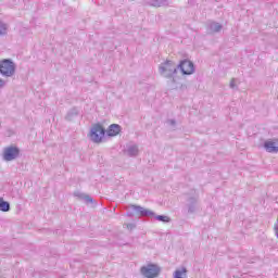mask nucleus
<instances>
[{
  "label": "nucleus",
  "mask_w": 278,
  "mask_h": 278,
  "mask_svg": "<svg viewBox=\"0 0 278 278\" xmlns=\"http://www.w3.org/2000/svg\"><path fill=\"white\" fill-rule=\"evenodd\" d=\"M159 73L162 77L166 79H172L173 84H177V65L173 61H165L159 66Z\"/></svg>",
  "instance_id": "nucleus-1"
},
{
  "label": "nucleus",
  "mask_w": 278,
  "mask_h": 278,
  "mask_svg": "<svg viewBox=\"0 0 278 278\" xmlns=\"http://www.w3.org/2000/svg\"><path fill=\"white\" fill-rule=\"evenodd\" d=\"M0 75L2 77H14L16 75V63L12 59L0 60Z\"/></svg>",
  "instance_id": "nucleus-2"
},
{
  "label": "nucleus",
  "mask_w": 278,
  "mask_h": 278,
  "mask_svg": "<svg viewBox=\"0 0 278 278\" xmlns=\"http://www.w3.org/2000/svg\"><path fill=\"white\" fill-rule=\"evenodd\" d=\"M89 138L91 142L96 144H100L103 142V138H105V128L101 124H93L89 131Z\"/></svg>",
  "instance_id": "nucleus-3"
},
{
  "label": "nucleus",
  "mask_w": 278,
  "mask_h": 278,
  "mask_svg": "<svg viewBox=\"0 0 278 278\" xmlns=\"http://www.w3.org/2000/svg\"><path fill=\"white\" fill-rule=\"evenodd\" d=\"M131 210H134V212H137V214H140V216H154L155 220H159L160 223H168L170 220V217L166 215H155L153 211L144 208L142 206L131 205Z\"/></svg>",
  "instance_id": "nucleus-4"
},
{
  "label": "nucleus",
  "mask_w": 278,
  "mask_h": 278,
  "mask_svg": "<svg viewBox=\"0 0 278 278\" xmlns=\"http://www.w3.org/2000/svg\"><path fill=\"white\" fill-rule=\"evenodd\" d=\"M140 273L144 278H159L162 268L157 264H148L140 268Z\"/></svg>",
  "instance_id": "nucleus-5"
},
{
  "label": "nucleus",
  "mask_w": 278,
  "mask_h": 278,
  "mask_svg": "<svg viewBox=\"0 0 278 278\" xmlns=\"http://www.w3.org/2000/svg\"><path fill=\"white\" fill-rule=\"evenodd\" d=\"M177 68L181 71L182 75H193L194 63L190 60H184L177 65Z\"/></svg>",
  "instance_id": "nucleus-6"
},
{
  "label": "nucleus",
  "mask_w": 278,
  "mask_h": 278,
  "mask_svg": "<svg viewBox=\"0 0 278 278\" xmlns=\"http://www.w3.org/2000/svg\"><path fill=\"white\" fill-rule=\"evenodd\" d=\"M18 153H20L18 148L9 147L4 149L3 160H5V162H12V160H16V157H18Z\"/></svg>",
  "instance_id": "nucleus-7"
},
{
  "label": "nucleus",
  "mask_w": 278,
  "mask_h": 278,
  "mask_svg": "<svg viewBox=\"0 0 278 278\" xmlns=\"http://www.w3.org/2000/svg\"><path fill=\"white\" fill-rule=\"evenodd\" d=\"M187 208L188 214H197L199 212V197L189 198Z\"/></svg>",
  "instance_id": "nucleus-8"
},
{
  "label": "nucleus",
  "mask_w": 278,
  "mask_h": 278,
  "mask_svg": "<svg viewBox=\"0 0 278 278\" xmlns=\"http://www.w3.org/2000/svg\"><path fill=\"white\" fill-rule=\"evenodd\" d=\"M264 149L267 153H278V139H268L264 142Z\"/></svg>",
  "instance_id": "nucleus-9"
},
{
  "label": "nucleus",
  "mask_w": 278,
  "mask_h": 278,
  "mask_svg": "<svg viewBox=\"0 0 278 278\" xmlns=\"http://www.w3.org/2000/svg\"><path fill=\"white\" fill-rule=\"evenodd\" d=\"M125 153L129 157L138 156V153H140V150L138 149V144H135V143L127 144L125 149Z\"/></svg>",
  "instance_id": "nucleus-10"
},
{
  "label": "nucleus",
  "mask_w": 278,
  "mask_h": 278,
  "mask_svg": "<svg viewBox=\"0 0 278 278\" xmlns=\"http://www.w3.org/2000/svg\"><path fill=\"white\" fill-rule=\"evenodd\" d=\"M173 278H188V268L186 266L176 268L173 273Z\"/></svg>",
  "instance_id": "nucleus-11"
},
{
  "label": "nucleus",
  "mask_w": 278,
  "mask_h": 278,
  "mask_svg": "<svg viewBox=\"0 0 278 278\" xmlns=\"http://www.w3.org/2000/svg\"><path fill=\"white\" fill-rule=\"evenodd\" d=\"M223 29V25L218 22H211L207 25V31L208 34H218Z\"/></svg>",
  "instance_id": "nucleus-12"
},
{
  "label": "nucleus",
  "mask_w": 278,
  "mask_h": 278,
  "mask_svg": "<svg viewBox=\"0 0 278 278\" xmlns=\"http://www.w3.org/2000/svg\"><path fill=\"white\" fill-rule=\"evenodd\" d=\"M118 134H121V125L112 124L111 126H109L106 130V136L114 137L118 136Z\"/></svg>",
  "instance_id": "nucleus-13"
},
{
  "label": "nucleus",
  "mask_w": 278,
  "mask_h": 278,
  "mask_svg": "<svg viewBox=\"0 0 278 278\" xmlns=\"http://www.w3.org/2000/svg\"><path fill=\"white\" fill-rule=\"evenodd\" d=\"M74 197H76V199H80V201H85V203H92V198H90V195L83 193L80 191H75Z\"/></svg>",
  "instance_id": "nucleus-14"
},
{
  "label": "nucleus",
  "mask_w": 278,
  "mask_h": 278,
  "mask_svg": "<svg viewBox=\"0 0 278 278\" xmlns=\"http://www.w3.org/2000/svg\"><path fill=\"white\" fill-rule=\"evenodd\" d=\"M150 5L153 8H162L164 5H168V1L166 0H150Z\"/></svg>",
  "instance_id": "nucleus-15"
},
{
  "label": "nucleus",
  "mask_w": 278,
  "mask_h": 278,
  "mask_svg": "<svg viewBox=\"0 0 278 278\" xmlns=\"http://www.w3.org/2000/svg\"><path fill=\"white\" fill-rule=\"evenodd\" d=\"M0 212H10V202H5L3 198H0Z\"/></svg>",
  "instance_id": "nucleus-16"
},
{
  "label": "nucleus",
  "mask_w": 278,
  "mask_h": 278,
  "mask_svg": "<svg viewBox=\"0 0 278 278\" xmlns=\"http://www.w3.org/2000/svg\"><path fill=\"white\" fill-rule=\"evenodd\" d=\"M8 29H10V26L0 21V36H8Z\"/></svg>",
  "instance_id": "nucleus-17"
},
{
  "label": "nucleus",
  "mask_w": 278,
  "mask_h": 278,
  "mask_svg": "<svg viewBox=\"0 0 278 278\" xmlns=\"http://www.w3.org/2000/svg\"><path fill=\"white\" fill-rule=\"evenodd\" d=\"M73 114H74L75 116H77V114H78L77 109H72V110L67 113V116H66L67 121H71Z\"/></svg>",
  "instance_id": "nucleus-18"
},
{
  "label": "nucleus",
  "mask_w": 278,
  "mask_h": 278,
  "mask_svg": "<svg viewBox=\"0 0 278 278\" xmlns=\"http://www.w3.org/2000/svg\"><path fill=\"white\" fill-rule=\"evenodd\" d=\"M5 86H8V80L0 77V90H3Z\"/></svg>",
  "instance_id": "nucleus-19"
},
{
  "label": "nucleus",
  "mask_w": 278,
  "mask_h": 278,
  "mask_svg": "<svg viewBox=\"0 0 278 278\" xmlns=\"http://www.w3.org/2000/svg\"><path fill=\"white\" fill-rule=\"evenodd\" d=\"M274 230H275V233H276V238H278V218L274 225Z\"/></svg>",
  "instance_id": "nucleus-20"
},
{
  "label": "nucleus",
  "mask_w": 278,
  "mask_h": 278,
  "mask_svg": "<svg viewBox=\"0 0 278 278\" xmlns=\"http://www.w3.org/2000/svg\"><path fill=\"white\" fill-rule=\"evenodd\" d=\"M127 229H136V224H127L126 225Z\"/></svg>",
  "instance_id": "nucleus-21"
},
{
  "label": "nucleus",
  "mask_w": 278,
  "mask_h": 278,
  "mask_svg": "<svg viewBox=\"0 0 278 278\" xmlns=\"http://www.w3.org/2000/svg\"><path fill=\"white\" fill-rule=\"evenodd\" d=\"M230 88H236V79L235 78H232L230 80Z\"/></svg>",
  "instance_id": "nucleus-22"
}]
</instances>
